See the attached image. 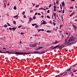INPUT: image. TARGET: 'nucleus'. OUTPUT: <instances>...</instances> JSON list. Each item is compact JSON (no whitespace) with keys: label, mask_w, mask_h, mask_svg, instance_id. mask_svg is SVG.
I'll list each match as a JSON object with an SVG mask.
<instances>
[{"label":"nucleus","mask_w":77,"mask_h":77,"mask_svg":"<svg viewBox=\"0 0 77 77\" xmlns=\"http://www.w3.org/2000/svg\"><path fill=\"white\" fill-rule=\"evenodd\" d=\"M68 42L66 44H67L66 47L67 46H71L72 44H74L77 42V40L75 39H69L68 40Z\"/></svg>","instance_id":"nucleus-1"},{"label":"nucleus","mask_w":77,"mask_h":77,"mask_svg":"<svg viewBox=\"0 0 77 77\" xmlns=\"http://www.w3.org/2000/svg\"><path fill=\"white\" fill-rule=\"evenodd\" d=\"M11 54H17L18 55H27V54H30V52H24L23 53V52H18L16 51L14 53V52H10Z\"/></svg>","instance_id":"nucleus-2"},{"label":"nucleus","mask_w":77,"mask_h":77,"mask_svg":"<svg viewBox=\"0 0 77 77\" xmlns=\"http://www.w3.org/2000/svg\"><path fill=\"white\" fill-rule=\"evenodd\" d=\"M68 71H67L66 72L65 71L64 72H63L62 73H60V74L61 75H63V74H64L63 75V76H65V75H66L67 74V73H68Z\"/></svg>","instance_id":"nucleus-3"},{"label":"nucleus","mask_w":77,"mask_h":77,"mask_svg":"<svg viewBox=\"0 0 77 77\" xmlns=\"http://www.w3.org/2000/svg\"><path fill=\"white\" fill-rule=\"evenodd\" d=\"M0 53H11L9 52V51H6V52H3L1 51H0Z\"/></svg>","instance_id":"nucleus-4"},{"label":"nucleus","mask_w":77,"mask_h":77,"mask_svg":"<svg viewBox=\"0 0 77 77\" xmlns=\"http://www.w3.org/2000/svg\"><path fill=\"white\" fill-rule=\"evenodd\" d=\"M43 21V20H42L41 22V25H42L43 24H44V25L46 24V23H45V21L44 20Z\"/></svg>","instance_id":"nucleus-5"},{"label":"nucleus","mask_w":77,"mask_h":77,"mask_svg":"<svg viewBox=\"0 0 77 77\" xmlns=\"http://www.w3.org/2000/svg\"><path fill=\"white\" fill-rule=\"evenodd\" d=\"M59 42H60V41H56L54 42H53V44H57Z\"/></svg>","instance_id":"nucleus-6"},{"label":"nucleus","mask_w":77,"mask_h":77,"mask_svg":"<svg viewBox=\"0 0 77 77\" xmlns=\"http://www.w3.org/2000/svg\"><path fill=\"white\" fill-rule=\"evenodd\" d=\"M72 26L74 29V30H75V29H77V26H75L74 24H72Z\"/></svg>","instance_id":"nucleus-7"},{"label":"nucleus","mask_w":77,"mask_h":77,"mask_svg":"<svg viewBox=\"0 0 77 77\" xmlns=\"http://www.w3.org/2000/svg\"><path fill=\"white\" fill-rule=\"evenodd\" d=\"M64 44H67L68 42V39H66L64 40Z\"/></svg>","instance_id":"nucleus-8"},{"label":"nucleus","mask_w":77,"mask_h":77,"mask_svg":"<svg viewBox=\"0 0 77 77\" xmlns=\"http://www.w3.org/2000/svg\"><path fill=\"white\" fill-rule=\"evenodd\" d=\"M59 45H57L55 46L54 47L52 48V49L53 50V49H54L55 48H57V47H58L59 46Z\"/></svg>","instance_id":"nucleus-9"},{"label":"nucleus","mask_w":77,"mask_h":77,"mask_svg":"<svg viewBox=\"0 0 77 77\" xmlns=\"http://www.w3.org/2000/svg\"><path fill=\"white\" fill-rule=\"evenodd\" d=\"M38 53H39V51H34L33 52L34 54H38Z\"/></svg>","instance_id":"nucleus-10"},{"label":"nucleus","mask_w":77,"mask_h":77,"mask_svg":"<svg viewBox=\"0 0 77 77\" xmlns=\"http://www.w3.org/2000/svg\"><path fill=\"white\" fill-rule=\"evenodd\" d=\"M33 45L34 46V47H36L38 45V44L37 43H35Z\"/></svg>","instance_id":"nucleus-11"},{"label":"nucleus","mask_w":77,"mask_h":77,"mask_svg":"<svg viewBox=\"0 0 77 77\" xmlns=\"http://www.w3.org/2000/svg\"><path fill=\"white\" fill-rule=\"evenodd\" d=\"M74 12H73L71 14H70V15H69V16H70V17H72V15H74Z\"/></svg>","instance_id":"nucleus-12"},{"label":"nucleus","mask_w":77,"mask_h":77,"mask_svg":"<svg viewBox=\"0 0 77 77\" xmlns=\"http://www.w3.org/2000/svg\"><path fill=\"white\" fill-rule=\"evenodd\" d=\"M12 29L13 31H15V30H16V28L13 27V28H12Z\"/></svg>","instance_id":"nucleus-13"},{"label":"nucleus","mask_w":77,"mask_h":77,"mask_svg":"<svg viewBox=\"0 0 77 77\" xmlns=\"http://www.w3.org/2000/svg\"><path fill=\"white\" fill-rule=\"evenodd\" d=\"M61 47V48H65V47H66V46H65L64 45H62Z\"/></svg>","instance_id":"nucleus-14"},{"label":"nucleus","mask_w":77,"mask_h":77,"mask_svg":"<svg viewBox=\"0 0 77 77\" xmlns=\"http://www.w3.org/2000/svg\"><path fill=\"white\" fill-rule=\"evenodd\" d=\"M62 5V6H65V2H63L61 3Z\"/></svg>","instance_id":"nucleus-15"},{"label":"nucleus","mask_w":77,"mask_h":77,"mask_svg":"<svg viewBox=\"0 0 77 77\" xmlns=\"http://www.w3.org/2000/svg\"><path fill=\"white\" fill-rule=\"evenodd\" d=\"M30 47H33L34 48V46H33V45H29Z\"/></svg>","instance_id":"nucleus-16"},{"label":"nucleus","mask_w":77,"mask_h":77,"mask_svg":"<svg viewBox=\"0 0 77 77\" xmlns=\"http://www.w3.org/2000/svg\"><path fill=\"white\" fill-rule=\"evenodd\" d=\"M45 53V52H42L41 53H39V54H44V53Z\"/></svg>","instance_id":"nucleus-17"},{"label":"nucleus","mask_w":77,"mask_h":77,"mask_svg":"<svg viewBox=\"0 0 77 77\" xmlns=\"http://www.w3.org/2000/svg\"><path fill=\"white\" fill-rule=\"evenodd\" d=\"M43 48V47H40L38 48V49H39V50H40V49H41V48Z\"/></svg>","instance_id":"nucleus-18"},{"label":"nucleus","mask_w":77,"mask_h":77,"mask_svg":"<svg viewBox=\"0 0 77 77\" xmlns=\"http://www.w3.org/2000/svg\"><path fill=\"white\" fill-rule=\"evenodd\" d=\"M14 10H16L17 9V7L16 6L14 7Z\"/></svg>","instance_id":"nucleus-19"},{"label":"nucleus","mask_w":77,"mask_h":77,"mask_svg":"<svg viewBox=\"0 0 77 77\" xmlns=\"http://www.w3.org/2000/svg\"><path fill=\"white\" fill-rule=\"evenodd\" d=\"M47 17L48 18H49V19H50V16L48 15L47 16Z\"/></svg>","instance_id":"nucleus-20"},{"label":"nucleus","mask_w":77,"mask_h":77,"mask_svg":"<svg viewBox=\"0 0 77 77\" xmlns=\"http://www.w3.org/2000/svg\"><path fill=\"white\" fill-rule=\"evenodd\" d=\"M13 24H16V21H14L13 22Z\"/></svg>","instance_id":"nucleus-21"},{"label":"nucleus","mask_w":77,"mask_h":77,"mask_svg":"<svg viewBox=\"0 0 77 77\" xmlns=\"http://www.w3.org/2000/svg\"><path fill=\"white\" fill-rule=\"evenodd\" d=\"M7 24L8 25V26H11V25H10V24H9V23H7Z\"/></svg>","instance_id":"nucleus-22"},{"label":"nucleus","mask_w":77,"mask_h":77,"mask_svg":"<svg viewBox=\"0 0 77 77\" xmlns=\"http://www.w3.org/2000/svg\"><path fill=\"white\" fill-rule=\"evenodd\" d=\"M4 7H5V8H6V3H4Z\"/></svg>","instance_id":"nucleus-23"},{"label":"nucleus","mask_w":77,"mask_h":77,"mask_svg":"<svg viewBox=\"0 0 77 77\" xmlns=\"http://www.w3.org/2000/svg\"><path fill=\"white\" fill-rule=\"evenodd\" d=\"M4 27H8V25H6V24H5L4 25Z\"/></svg>","instance_id":"nucleus-24"},{"label":"nucleus","mask_w":77,"mask_h":77,"mask_svg":"<svg viewBox=\"0 0 77 77\" xmlns=\"http://www.w3.org/2000/svg\"><path fill=\"white\" fill-rule=\"evenodd\" d=\"M70 70H71V69H70V68H69V69L67 70V71H69Z\"/></svg>","instance_id":"nucleus-25"},{"label":"nucleus","mask_w":77,"mask_h":77,"mask_svg":"<svg viewBox=\"0 0 77 77\" xmlns=\"http://www.w3.org/2000/svg\"><path fill=\"white\" fill-rule=\"evenodd\" d=\"M17 17H18V15H17L16 16H14V18H17Z\"/></svg>","instance_id":"nucleus-26"},{"label":"nucleus","mask_w":77,"mask_h":77,"mask_svg":"<svg viewBox=\"0 0 77 77\" xmlns=\"http://www.w3.org/2000/svg\"><path fill=\"white\" fill-rule=\"evenodd\" d=\"M38 27H39V26L38 25H37L35 26V28H37Z\"/></svg>","instance_id":"nucleus-27"},{"label":"nucleus","mask_w":77,"mask_h":77,"mask_svg":"<svg viewBox=\"0 0 77 77\" xmlns=\"http://www.w3.org/2000/svg\"><path fill=\"white\" fill-rule=\"evenodd\" d=\"M39 5H36V6H35V7L36 8H38V7H39Z\"/></svg>","instance_id":"nucleus-28"},{"label":"nucleus","mask_w":77,"mask_h":77,"mask_svg":"<svg viewBox=\"0 0 77 77\" xmlns=\"http://www.w3.org/2000/svg\"><path fill=\"white\" fill-rule=\"evenodd\" d=\"M54 16H56V13H54Z\"/></svg>","instance_id":"nucleus-29"},{"label":"nucleus","mask_w":77,"mask_h":77,"mask_svg":"<svg viewBox=\"0 0 77 77\" xmlns=\"http://www.w3.org/2000/svg\"><path fill=\"white\" fill-rule=\"evenodd\" d=\"M55 77H60V76H59V75H58L56 76Z\"/></svg>","instance_id":"nucleus-30"},{"label":"nucleus","mask_w":77,"mask_h":77,"mask_svg":"<svg viewBox=\"0 0 77 77\" xmlns=\"http://www.w3.org/2000/svg\"><path fill=\"white\" fill-rule=\"evenodd\" d=\"M51 4H50V5L49 6V8H51Z\"/></svg>","instance_id":"nucleus-31"},{"label":"nucleus","mask_w":77,"mask_h":77,"mask_svg":"<svg viewBox=\"0 0 77 77\" xmlns=\"http://www.w3.org/2000/svg\"><path fill=\"white\" fill-rule=\"evenodd\" d=\"M53 25H54V26L56 25V23H54V22H53Z\"/></svg>","instance_id":"nucleus-32"},{"label":"nucleus","mask_w":77,"mask_h":77,"mask_svg":"<svg viewBox=\"0 0 77 77\" xmlns=\"http://www.w3.org/2000/svg\"><path fill=\"white\" fill-rule=\"evenodd\" d=\"M25 14V11H23L22 12V14H23V15H24Z\"/></svg>","instance_id":"nucleus-33"},{"label":"nucleus","mask_w":77,"mask_h":77,"mask_svg":"<svg viewBox=\"0 0 77 77\" xmlns=\"http://www.w3.org/2000/svg\"><path fill=\"white\" fill-rule=\"evenodd\" d=\"M54 12H56V9H55V8H54Z\"/></svg>","instance_id":"nucleus-34"},{"label":"nucleus","mask_w":77,"mask_h":77,"mask_svg":"<svg viewBox=\"0 0 77 77\" xmlns=\"http://www.w3.org/2000/svg\"><path fill=\"white\" fill-rule=\"evenodd\" d=\"M64 12H65V10H63V14H64Z\"/></svg>","instance_id":"nucleus-35"},{"label":"nucleus","mask_w":77,"mask_h":77,"mask_svg":"<svg viewBox=\"0 0 77 77\" xmlns=\"http://www.w3.org/2000/svg\"><path fill=\"white\" fill-rule=\"evenodd\" d=\"M47 12L48 14V13H50V10H48V11H47Z\"/></svg>","instance_id":"nucleus-36"},{"label":"nucleus","mask_w":77,"mask_h":77,"mask_svg":"<svg viewBox=\"0 0 77 77\" xmlns=\"http://www.w3.org/2000/svg\"><path fill=\"white\" fill-rule=\"evenodd\" d=\"M70 8L72 9H73V7H70Z\"/></svg>","instance_id":"nucleus-37"},{"label":"nucleus","mask_w":77,"mask_h":77,"mask_svg":"<svg viewBox=\"0 0 77 77\" xmlns=\"http://www.w3.org/2000/svg\"><path fill=\"white\" fill-rule=\"evenodd\" d=\"M40 9H42V10H43L44 9V8H41L39 9V10H40Z\"/></svg>","instance_id":"nucleus-38"},{"label":"nucleus","mask_w":77,"mask_h":77,"mask_svg":"<svg viewBox=\"0 0 77 77\" xmlns=\"http://www.w3.org/2000/svg\"><path fill=\"white\" fill-rule=\"evenodd\" d=\"M21 27V26L20 25L18 27V28H20Z\"/></svg>","instance_id":"nucleus-39"},{"label":"nucleus","mask_w":77,"mask_h":77,"mask_svg":"<svg viewBox=\"0 0 77 77\" xmlns=\"http://www.w3.org/2000/svg\"><path fill=\"white\" fill-rule=\"evenodd\" d=\"M33 19H36V17L35 16H34L33 17Z\"/></svg>","instance_id":"nucleus-40"},{"label":"nucleus","mask_w":77,"mask_h":77,"mask_svg":"<svg viewBox=\"0 0 77 77\" xmlns=\"http://www.w3.org/2000/svg\"><path fill=\"white\" fill-rule=\"evenodd\" d=\"M39 50V48H37L35 49V50Z\"/></svg>","instance_id":"nucleus-41"},{"label":"nucleus","mask_w":77,"mask_h":77,"mask_svg":"<svg viewBox=\"0 0 77 77\" xmlns=\"http://www.w3.org/2000/svg\"><path fill=\"white\" fill-rule=\"evenodd\" d=\"M32 26H35V24H32Z\"/></svg>","instance_id":"nucleus-42"},{"label":"nucleus","mask_w":77,"mask_h":77,"mask_svg":"<svg viewBox=\"0 0 77 77\" xmlns=\"http://www.w3.org/2000/svg\"><path fill=\"white\" fill-rule=\"evenodd\" d=\"M9 30H12V28L11 27H10L9 28Z\"/></svg>","instance_id":"nucleus-43"},{"label":"nucleus","mask_w":77,"mask_h":77,"mask_svg":"<svg viewBox=\"0 0 77 77\" xmlns=\"http://www.w3.org/2000/svg\"><path fill=\"white\" fill-rule=\"evenodd\" d=\"M60 8H61V9L62 10V5H60Z\"/></svg>","instance_id":"nucleus-44"},{"label":"nucleus","mask_w":77,"mask_h":77,"mask_svg":"<svg viewBox=\"0 0 77 77\" xmlns=\"http://www.w3.org/2000/svg\"><path fill=\"white\" fill-rule=\"evenodd\" d=\"M29 19L30 20H32V17L29 18Z\"/></svg>","instance_id":"nucleus-45"},{"label":"nucleus","mask_w":77,"mask_h":77,"mask_svg":"<svg viewBox=\"0 0 77 77\" xmlns=\"http://www.w3.org/2000/svg\"><path fill=\"white\" fill-rule=\"evenodd\" d=\"M63 26V25H60V28H62Z\"/></svg>","instance_id":"nucleus-46"},{"label":"nucleus","mask_w":77,"mask_h":77,"mask_svg":"<svg viewBox=\"0 0 77 77\" xmlns=\"http://www.w3.org/2000/svg\"><path fill=\"white\" fill-rule=\"evenodd\" d=\"M41 31V29H38V32H40V31Z\"/></svg>","instance_id":"nucleus-47"},{"label":"nucleus","mask_w":77,"mask_h":77,"mask_svg":"<svg viewBox=\"0 0 77 77\" xmlns=\"http://www.w3.org/2000/svg\"><path fill=\"white\" fill-rule=\"evenodd\" d=\"M56 4H58L59 3V2L56 1Z\"/></svg>","instance_id":"nucleus-48"},{"label":"nucleus","mask_w":77,"mask_h":77,"mask_svg":"<svg viewBox=\"0 0 77 77\" xmlns=\"http://www.w3.org/2000/svg\"><path fill=\"white\" fill-rule=\"evenodd\" d=\"M37 14H38V13L37 12L35 13V15H37Z\"/></svg>","instance_id":"nucleus-49"},{"label":"nucleus","mask_w":77,"mask_h":77,"mask_svg":"<svg viewBox=\"0 0 77 77\" xmlns=\"http://www.w3.org/2000/svg\"><path fill=\"white\" fill-rule=\"evenodd\" d=\"M74 37L73 36H71L70 37V38H73V37Z\"/></svg>","instance_id":"nucleus-50"},{"label":"nucleus","mask_w":77,"mask_h":77,"mask_svg":"<svg viewBox=\"0 0 77 77\" xmlns=\"http://www.w3.org/2000/svg\"><path fill=\"white\" fill-rule=\"evenodd\" d=\"M23 17L24 18H26V16H25V15H24L23 16Z\"/></svg>","instance_id":"nucleus-51"},{"label":"nucleus","mask_w":77,"mask_h":77,"mask_svg":"<svg viewBox=\"0 0 77 77\" xmlns=\"http://www.w3.org/2000/svg\"><path fill=\"white\" fill-rule=\"evenodd\" d=\"M20 34L21 35H23V34H24V33H23V32H22L21 33H20Z\"/></svg>","instance_id":"nucleus-52"},{"label":"nucleus","mask_w":77,"mask_h":77,"mask_svg":"<svg viewBox=\"0 0 77 77\" xmlns=\"http://www.w3.org/2000/svg\"><path fill=\"white\" fill-rule=\"evenodd\" d=\"M2 49H4V50H6V48H2Z\"/></svg>","instance_id":"nucleus-53"},{"label":"nucleus","mask_w":77,"mask_h":77,"mask_svg":"<svg viewBox=\"0 0 77 77\" xmlns=\"http://www.w3.org/2000/svg\"><path fill=\"white\" fill-rule=\"evenodd\" d=\"M54 9H55V8H56V6H55L54 5Z\"/></svg>","instance_id":"nucleus-54"},{"label":"nucleus","mask_w":77,"mask_h":77,"mask_svg":"<svg viewBox=\"0 0 77 77\" xmlns=\"http://www.w3.org/2000/svg\"><path fill=\"white\" fill-rule=\"evenodd\" d=\"M41 31H44V29H41Z\"/></svg>","instance_id":"nucleus-55"},{"label":"nucleus","mask_w":77,"mask_h":77,"mask_svg":"<svg viewBox=\"0 0 77 77\" xmlns=\"http://www.w3.org/2000/svg\"><path fill=\"white\" fill-rule=\"evenodd\" d=\"M77 70H74L73 72H76Z\"/></svg>","instance_id":"nucleus-56"},{"label":"nucleus","mask_w":77,"mask_h":77,"mask_svg":"<svg viewBox=\"0 0 77 77\" xmlns=\"http://www.w3.org/2000/svg\"><path fill=\"white\" fill-rule=\"evenodd\" d=\"M74 75V73H72V74L71 75L72 76H73Z\"/></svg>","instance_id":"nucleus-57"},{"label":"nucleus","mask_w":77,"mask_h":77,"mask_svg":"<svg viewBox=\"0 0 77 77\" xmlns=\"http://www.w3.org/2000/svg\"><path fill=\"white\" fill-rule=\"evenodd\" d=\"M54 18L55 20H56V16H54Z\"/></svg>","instance_id":"nucleus-58"},{"label":"nucleus","mask_w":77,"mask_h":77,"mask_svg":"<svg viewBox=\"0 0 77 77\" xmlns=\"http://www.w3.org/2000/svg\"><path fill=\"white\" fill-rule=\"evenodd\" d=\"M38 15H41V14L39 13L38 14Z\"/></svg>","instance_id":"nucleus-59"},{"label":"nucleus","mask_w":77,"mask_h":77,"mask_svg":"<svg viewBox=\"0 0 77 77\" xmlns=\"http://www.w3.org/2000/svg\"><path fill=\"white\" fill-rule=\"evenodd\" d=\"M49 30H48L46 32H47V33H49Z\"/></svg>","instance_id":"nucleus-60"},{"label":"nucleus","mask_w":77,"mask_h":77,"mask_svg":"<svg viewBox=\"0 0 77 77\" xmlns=\"http://www.w3.org/2000/svg\"><path fill=\"white\" fill-rule=\"evenodd\" d=\"M62 48V47L61 46H59L58 47V48Z\"/></svg>","instance_id":"nucleus-61"},{"label":"nucleus","mask_w":77,"mask_h":77,"mask_svg":"<svg viewBox=\"0 0 77 77\" xmlns=\"http://www.w3.org/2000/svg\"><path fill=\"white\" fill-rule=\"evenodd\" d=\"M41 17H42V18H44V16H43V15H42V16H41Z\"/></svg>","instance_id":"nucleus-62"},{"label":"nucleus","mask_w":77,"mask_h":77,"mask_svg":"<svg viewBox=\"0 0 77 77\" xmlns=\"http://www.w3.org/2000/svg\"><path fill=\"white\" fill-rule=\"evenodd\" d=\"M50 23H51V24H52V22H51V21H50Z\"/></svg>","instance_id":"nucleus-63"},{"label":"nucleus","mask_w":77,"mask_h":77,"mask_svg":"<svg viewBox=\"0 0 77 77\" xmlns=\"http://www.w3.org/2000/svg\"><path fill=\"white\" fill-rule=\"evenodd\" d=\"M76 65H77V63L76 64L74 65V66H76Z\"/></svg>","instance_id":"nucleus-64"}]
</instances>
